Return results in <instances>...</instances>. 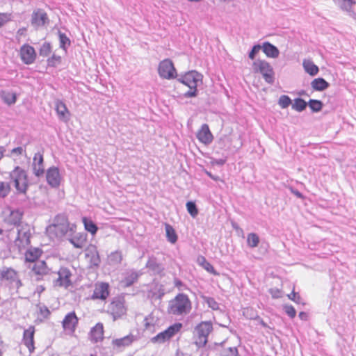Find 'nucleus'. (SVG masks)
I'll use <instances>...</instances> for the list:
<instances>
[{"instance_id": "obj_1", "label": "nucleus", "mask_w": 356, "mask_h": 356, "mask_svg": "<svg viewBox=\"0 0 356 356\" xmlns=\"http://www.w3.org/2000/svg\"><path fill=\"white\" fill-rule=\"evenodd\" d=\"M192 309V302L185 293H178L169 301L168 313L174 316H185L189 314Z\"/></svg>"}, {"instance_id": "obj_2", "label": "nucleus", "mask_w": 356, "mask_h": 356, "mask_svg": "<svg viewBox=\"0 0 356 356\" xmlns=\"http://www.w3.org/2000/svg\"><path fill=\"white\" fill-rule=\"evenodd\" d=\"M202 77L200 73L193 70L181 75L177 79L179 82L189 88V90L183 94L184 97L191 98L197 95L198 91L197 87L199 83H202Z\"/></svg>"}, {"instance_id": "obj_3", "label": "nucleus", "mask_w": 356, "mask_h": 356, "mask_svg": "<svg viewBox=\"0 0 356 356\" xmlns=\"http://www.w3.org/2000/svg\"><path fill=\"white\" fill-rule=\"evenodd\" d=\"M212 331L213 324L211 321H202L195 327L193 341L198 349L206 346L208 337Z\"/></svg>"}, {"instance_id": "obj_4", "label": "nucleus", "mask_w": 356, "mask_h": 356, "mask_svg": "<svg viewBox=\"0 0 356 356\" xmlns=\"http://www.w3.org/2000/svg\"><path fill=\"white\" fill-rule=\"evenodd\" d=\"M9 176L10 181L14 184L17 192L25 195L29 186L26 172L19 166H16L10 172Z\"/></svg>"}, {"instance_id": "obj_5", "label": "nucleus", "mask_w": 356, "mask_h": 356, "mask_svg": "<svg viewBox=\"0 0 356 356\" xmlns=\"http://www.w3.org/2000/svg\"><path fill=\"white\" fill-rule=\"evenodd\" d=\"M0 281L7 285L10 289H18L22 286L19 273L11 267L3 266L0 268Z\"/></svg>"}, {"instance_id": "obj_6", "label": "nucleus", "mask_w": 356, "mask_h": 356, "mask_svg": "<svg viewBox=\"0 0 356 356\" xmlns=\"http://www.w3.org/2000/svg\"><path fill=\"white\" fill-rule=\"evenodd\" d=\"M254 72L261 74L265 81L269 84H273L275 81V72L270 63L264 60H257L252 64Z\"/></svg>"}, {"instance_id": "obj_7", "label": "nucleus", "mask_w": 356, "mask_h": 356, "mask_svg": "<svg viewBox=\"0 0 356 356\" xmlns=\"http://www.w3.org/2000/svg\"><path fill=\"white\" fill-rule=\"evenodd\" d=\"M181 327L182 324L181 323H175L169 326L164 331L159 332L156 336L152 337L151 341L153 343H163L167 341H169L177 332L180 331Z\"/></svg>"}, {"instance_id": "obj_8", "label": "nucleus", "mask_w": 356, "mask_h": 356, "mask_svg": "<svg viewBox=\"0 0 356 356\" xmlns=\"http://www.w3.org/2000/svg\"><path fill=\"white\" fill-rule=\"evenodd\" d=\"M218 352L220 356H237L238 350L236 347L223 348L222 343L209 344L205 349L207 356H213V352Z\"/></svg>"}, {"instance_id": "obj_9", "label": "nucleus", "mask_w": 356, "mask_h": 356, "mask_svg": "<svg viewBox=\"0 0 356 356\" xmlns=\"http://www.w3.org/2000/svg\"><path fill=\"white\" fill-rule=\"evenodd\" d=\"M58 277L54 280V286L67 289L72 285L71 277L72 275L70 270L66 267H61L58 270Z\"/></svg>"}, {"instance_id": "obj_10", "label": "nucleus", "mask_w": 356, "mask_h": 356, "mask_svg": "<svg viewBox=\"0 0 356 356\" xmlns=\"http://www.w3.org/2000/svg\"><path fill=\"white\" fill-rule=\"evenodd\" d=\"M158 72L161 77L166 79H174L177 74L173 63L170 59H165L159 63Z\"/></svg>"}, {"instance_id": "obj_11", "label": "nucleus", "mask_w": 356, "mask_h": 356, "mask_svg": "<svg viewBox=\"0 0 356 356\" xmlns=\"http://www.w3.org/2000/svg\"><path fill=\"white\" fill-rule=\"evenodd\" d=\"M108 312L111 313L114 319L123 316L126 313L124 299L120 297L114 298L108 307Z\"/></svg>"}, {"instance_id": "obj_12", "label": "nucleus", "mask_w": 356, "mask_h": 356, "mask_svg": "<svg viewBox=\"0 0 356 356\" xmlns=\"http://www.w3.org/2000/svg\"><path fill=\"white\" fill-rule=\"evenodd\" d=\"M31 232L29 227L26 225L17 229V236L15 241L19 248H25L30 244Z\"/></svg>"}, {"instance_id": "obj_13", "label": "nucleus", "mask_w": 356, "mask_h": 356, "mask_svg": "<svg viewBox=\"0 0 356 356\" xmlns=\"http://www.w3.org/2000/svg\"><path fill=\"white\" fill-rule=\"evenodd\" d=\"M20 58L24 64L31 65L33 63L36 58L34 48L28 44L22 45L20 48Z\"/></svg>"}, {"instance_id": "obj_14", "label": "nucleus", "mask_w": 356, "mask_h": 356, "mask_svg": "<svg viewBox=\"0 0 356 356\" xmlns=\"http://www.w3.org/2000/svg\"><path fill=\"white\" fill-rule=\"evenodd\" d=\"M47 184L52 188H58L60 184L61 176L58 168L51 166L47 169L46 172Z\"/></svg>"}, {"instance_id": "obj_15", "label": "nucleus", "mask_w": 356, "mask_h": 356, "mask_svg": "<svg viewBox=\"0 0 356 356\" xmlns=\"http://www.w3.org/2000/svg\"><path fill=\"white\" fill-rule=\"evenodd\" d=\"M76 228V226L75 224L67 222L62 225H59V227H55V229H53L51 233L54 232L56 236L58 238L63 236H66L67 238L75 233Z\"/></svg>"}, {"instance_id": "obj_16", "label": "nucleus", "mask_w": 356, "mask_h": 356, "mask_svg": "<svg viewBox=\"0 0 356 356\" xmlns=\"http://www.w3.org/2000/svg\"><path fill=\"white\" fill-rule=\"evenodd\" d=\"M33 172L37 177L42 176L44 173L43 155L40 152L35 154L32 163Z\"/></svg>"}, {"instance_id": "obj_17", "label": "nucleus", "mask_w": 356, "mask_h": 356, "mask_svg": "<svg viewBox=\"0 0 356 356\" xmlns=\"http://www.w3.org/2000/svg\"><path fill=\"white\" fill-rule=\"evenodd\" d=\"M109 296V284L106 282H102L99 284H97L93 293L91 296V299L97 300L99 299L105 300Z\"/></svg>"}, {"instance_id": "obj_18", "label": "nucleus", "mask_w": 356, "mask_h": 356, "mask_svg": "<svg viewBox=\"0 0 356 356\" xmlns=\"http://www.w3.org/2000/svg\"><path fill=\"white\" fill-rule=\"evenodd\" d=\"M197 138L204 145H209L213 140V136L207 124H203L197 133Z\"/></svg>"}, {"instance_id": "obj_19", "label": "nucleus", "mask_w": 356, "mask_h": 356, "mask_svg": "<svg viewBox=\"0 0 356 356\" xmlns=\"http://www.w3.org/2000/svg\"><path fill=\"white\" fill-rule=\"evenodd\" d=\"M48 22V16L44 10L38 9L33 13L31 17V24L33 26H42Z\"/></svg>"}, {"instance_id": "obj_20", "label": "nucleus", "mask_w": 356, "mask_h": 356, "mask_svg": "<svg viewBox=\"0 0 356 356\" xmlns=\"http://www.w3.org/2000/svg\"><path fill=\"white\" fill-rule=\"evenodd\" d=\"M86 257L88 259L90 267H98L101 259L95 246H90L86 250Z\"/></svg>"}, {"instance_id": "obj_21", "label": "nucleus", "mask_w": 356, "mask_h": 356, "mask_svg": "<svg viewBox=\"0 0 356 356\" xmlns=\"http://www.w3.org/2000/svg\"><path fill=\"white\" fill-rule=\"evenodd\" d=\"M79 319L74 312L68 313L64 318L62 323L65 330L74 332L78 324Z\"/></svg>"}, {"instance_id": "obj_22", "label": "nucleus", "mask_w": 356, "mask_h": 356, "mask_svg": "<svg viewBox=\"0 0 356 356\" xmlns=\"http://www.w3.org/2000/svg\"><path fill=\"white\" fill-rule=\"evenodd\" d=\"M32 271L38 276L36 280L39 281L42 279V276L49 273V268L44 261L38 260L34 262Z\"/></svg>"}, {"instance_id": "obj_23", "label": "nucleus", "mask_w": 356, "mask_h": 356, "mask_svg": "<svg viewBox=\"0 0 356 356\" xmlns=\"http://www.w3.org/2000/svg\"><path fill=\"white\" fill-rule=\"evenodd\" d=\"M67 238L76 248L81 249L86 243V234L83 233H74L72 236H67Z\"/></svg>"}, {"instance_id": "obj_24", "label": "nucleus", "mask_w": 356, "mask_h": 356, "mask_svg": "<svg viewBox=\"0 0 356 356\" xmlns=\"http://www.w3.org/2000/svg\"><path fill=\"white\" fill-rule=\"evenodd\" d=\"M56 111L60 120L67 122L70 120V112L62 101L58 100L56 102Z\"/></svg>"}, {"instance_id": "obj_25", "label": "nucleus", "mask_w": 356, "mask_h": 356, "mask_svg": "<svg viewBox=\"0 0 356 356\" xmlns=\"http://www.w3.org/2000/svg\"><path fill=\"white\" fill-rule=\"evenodd\" d=\"M34 327H30L29 329L24 331L23 341L24 343L29 348L30 351L34 349Z\"/></svg>"}, {"instance_id": "obj_26", "label": "nucleus", "mask_w": 356, "mask_h": 356, "mask_svg": "<svg viewBox=\"0 0 356 356\" xmlns=\"http://www.w3.org/2000/svg\"><path fill=\"white\" fill-rule=\"evenodd\" d=\"M262 50L266 56L276 58L279 56L280 51L277 47L269 42H264L261 45Z\"/></svg>"}, {"instance_id": "obj_27", "label": "nucleus", "mask_w": 356, "mask_h": 356, "mask_svg": "<svg viewBox=\"0 0 356 356\" xmlns=\"http://www.w3.org/2000/svg\"><path fill=\"white\" fill-rule=\"evenodd\" d=\"M134 341V336L129 334L120 339H115L112 341V344L118 348H122L129 346Z\"/></svg>"}, {"instance_id": "obj_28", "label": "nucleus", "mask_w": 356, "mask_h": 356, "mask_svg": "<svg viewBox=\"0 0 356 356\" xmlns=\"http://www.w3.org/2000/svg\"><path fill=\"white\" fill-rule=\"evenodd\" d=\"M42 250L38 248H31L25 253L26 260L29 262H35L40 257Z\"/></svg>"}, {"instance_id": "obj_29", "label": "nucleus", "mask_w": 356, "mask_h": 356, "mask_svg": "<svg viewBox=\"0 0 356 356\" xmlns=\"http://www.w3.org/2000/svg\"><path fill=\"white\" fill-rule=\"evenodd\" d=\"M302 66L305 71L310 76H316L319 72L318 67L311 60H304Z\"/></svg>"}, {"instance_id": "obj_30", "label": "nucleus", "mask_w": 356, "mask_h": 356, "mask_svg": "<svg viewBox=\"0 0 356 356\" xmlns=\"http://www.w3.org/2000/svg\"><path fill=\"white\" fill-rule=\"evenodd\" d=\"M312 88L316 91H323L326 90L329 86V83L325 81L323 78L314 79L311 83Z\"/></svg>"}, {"instance_id": "obj_31", "label": "nucleus", "mask_w": 356, "mask_h": 356, "mask_svg": "<svg viewBox=\"0 0 356 356\" xmlns=\"http://www.w3.org/2000/svg\"><path fill=\"white\" fill-rule=\"evenodd\" d=\"M146 267L154 274H160L163 270L162 265L157 261L155 257H151L148 259Z\"/></svg>"}, {"instance_id": "obj_32", "label": "nucleus", "mask_w": 356, "mask_h": 356, "mask_svg": "<svg viewBox=\"0 0 356 356\" xmlns=\"http://www.w3.org/2000/svg\"><path fill=\"white\" fill-rule=\"evenodd\" d=\"M67 222H69L68 219L65 214H58L54 218V222L47 227V231L51 234L52 230L55 229V227H59V225H62Z\"/></svg>"}, {"instance_id": "obj_33", "label": "nucleus", "mask_w": 356, "mask_h": 356, "mask_svg": "<svg viewBox=\"0 0 356 356\" xmlns=\"http://www.w3.org/2000/svg\"><path fill=\"white\" fill-rule=\"evenodd\" d=\"M197 262L207 272L214 275H218V273L215 270L214 267L206 259L204 256H199L197 259Z\"/></svg>"}, {"instance_id": "obj_34", "label": "nucleus", "mask_w": 356, "mask_h": 356, "mask_svg": "<svg viewBox=\"0 0 356 356\" xmlns=\"http://www.w3.org/2000/svg\"><path fill=\"white\" fill-rule=\"evenodd\" d=\"M103 334V325L100 323H97L96 325L94 326L90 331L91 338L95 342H97L99 340L102 339Z\"/></svg>"}, {"instance_id": "obj_35", "label": "nucleus", "mask_w": 356, "mask_h": 356, "mask_svg": "<svg viewBox=\"0 0 356 356\" xmlns=\"http://www.w3.org/2000/svg\"><path fill=\"white\" fill-rule=\"evenodd\" d=\"M165 229L166 234V238L168 241L175 244L177 241V234L172 225L170 224H165Z\"/></svg>"}, {"instance_id": "obj_36", "label": "nucleus", "mask_w": 356, "mask_h": 356, "mask_svg": "<svg viewBox=\"0 0 356 356\" xmlns=\"http://www.w3.org/2000/svg\"><path fill=\"white\" fill-rule=\"evenodd\" d=\"M138 277V273L136 271L132 270L129 273H127L124 280H122V283L126 287L131 286L136 282H137Z\"/></svg>"}, {"instance_id": "obj_37", "label": "nucleus", "mask_w": 356, "mask_h": 356, "mask_svg": "<svg viewBox=\"0 0 356 356\" xmlns=\"http://www.w3.org/2000/svg\"><path fill=\"white\" fill-rule=\"evenodd\" d=\"M83 222L87 232L93 236L96 234L98 231V227L91 219L84 217L83 218Z\"/></svg>"}, {"instance_id": "obj_38", "label": "nucleus", "mask_w": 356, "mask_h": 356, "mask_svg": "<svg viewBox=\"0 0 356 356\" xmlns=\"http://www.w3.org/2000/svg\"><path fill=\"white\" fill-rule=\"evenodd\" d=\"M23 213L19 210H14L10 212L8 222L15 225H19L22 218Z\"/></svg>"}, {"instance_id": "obj_39", "label": "nucleus", "mask_w": 356, "mask_h": 356, "mask_svg": "<svg viewBox=\"0 0 356 356\" xmlns=\"http://www.w3.org/2000/svg\"><path fill=\"white\" fill-rule=\"evenodd\" d=\"M58 34L59 38L60 48L66 51L67 49L71 45V40L65 33H62L60 31H58Z\"/></svg>"}, {"instance_id": "obj_40", "label": "nucleus", "mask_w": 356, "mask_h": 356, "mask_svg": "<svg viewBox=\"0 0 356 356\" xmlns=\"http://www.w3.org/2000/svg\"><path fill=\"white\" fill-rule=\"evenodd\" d=\"M1 97L3 102L8 105L15 104L17 100L16 94L14 92L3 91L1 94Z\"/></svg>"}, {"instance_id": "obj_41", "label": "nucleus", "mask_w": 356, "mask_h": 356, "mask_svg": "<svg viewBox=\"0 0 356 356\" xmlns=\"http://www.w3.org/2000/svg\"><path fill=\"white\" fill-rule=\"evenodd\" d=\"M308 106V103H307L303 99L298 97L294 99V103L292 104V108L298 112H302Z\"/></svg>"}, {"instance_id": "obj_42", "label": "nucleus", "mask_w": 356, "mask_h": 356, "mask_svg": "<svg viewBox=\"0 0 356 356\" xmlns=\"http://www.w3.org/2000/svg\"><path fill=\"white\" fill-rule=\"evenodd\" d=\"M247 243L250 248H256L259 243V237L255 233H250L247 236Z\"/></svg>"}, {"instance_id": "obj_43", "label": "nucleus", "mask_w": 356, "mask_h": 356, "mask_svg": "<svg viewBox=\"0 0 356 356\" xmlns=\"http://www.w3.org/2000/svg\"><path fill=\"white\" fill-rule=\"evenodd\" d=\"M308 106L313 112H319L322 110L323 104L321 101L311 99L308 102Z\"/></svg>"}, {"instance_id": "obj_44", "label": "nucleus", "mask_w": 356, "mask_h": 356, "mask_svg": "<svg viewBox=\"0 0 356 356\" xmlns=\"http://www.w3.org/2000/svg\"><path fill=\"white\" fill-rule=\"evenodd\" d=\"M10 186L9 183L0 181V197L5 198L10 192Z\"/></svg>"}, {"instance_id": "obj_45", "label": "nucleus", "mask_w": 356, "mask_h": 356, "mask_svg": "<svg viewBox=\"0 0 356 356\" xmlns=\"http://www.w3.org/2000/svg\"><path fill=\"white\" fill-rule=\"evenodd\" d=\"M186 206L190 215L193 218L196 217L198 214V209L196 204L194 202L188 201L187 202Z\"/></svg>"}, {"instance_id": "obj_46", "label": "nucleus", "mask_w": 356, "mask_h": 356, "mask_svg": "<svg viewBox=\"0 0 356 356\" xmlns=\"http://www.w3.org/2000/svg\"><path fill=\"white\" fill-rule=\"evenodd\" d=\"M355 1L353 0H339V6L342 10L350 11L352 8L353 5L355 4Z\"/></svg>"}, {"instance_id": "obj_47", "label": "nucleus", "mask_w": 356, "mask_h": 356, "mask_svg": "<svg viewBox=\"0 0 356 356\" xmlns=\"http://www.w3.org/2000/svg\"><path fill=\"white\" fill-rule=\"evenodd\" d=\"M278 104L282 108H286L292 104V101L289 96L283 95L280 96Z\"/></svg>"}, {"instance_id": "obj_48", "label": "nucleus", "mask_w": 356, "mask_h": 356, "mask_svg": "<svg viewBox=\"0 0 356 356\" xmlns=\"http://www.w3.org/2000/svg\"><path fill=\"white\" fill-rule=\"evenodd\" d=\"M202 298L204 301L208 305V307L213 310H218L219 309V305L213 298L203 296Z\"/></svg>"}, {"instance_id": "obj_49", "label": "nucleus", "mask_w": 356, "mask_h": 356, "mask_svg": "<svg viewBox=\"0 0 356 356\" xmlns=\"http://www.w3.org/2000/svg\"><path fill=\"white\" fill-rule=\"evenodd\" d=\"M51 52V47L49 42H44L40 47L39 53L43 57L48 56Z\"/></svg>"}, {"instance_id": "obj_50", "label": "nucleus", "mask_w": 356, "mask_h": 356, "mask_svg": "<svg viewBox=\"0 0 356 356\" xmlns=\"http://www.w3.org/2000/svg\"><path fill=\"white\" fill-rule=\"evenodd\" d=\"M60 62L61 57L55 54H53L52 56L47 59V65L49 67H56Z\"/></svg>"}, {"instance_id": "obj_51", "label": "nucleus", "mask_w": 356, "mask_h": 356, "mask_svg": "<svg viewBox=\"0 0 356 356\" xmlns=\"http://www.w3.org/2000/svg\"><path fill=\"white\" fill-rule=\"evenodd\" d=\"M13 15L8 13H0V28L12 20Z\"/></svg>"}, {"instance_id": "obj_52", "label": "nucleus", "mask_w": 356, "mask_h": 356, "mask_svg": "<svg viewBox=\"0 0 356 356\" xmlns=\"http://www.w3.org/2000/svg\"><path fill=\"white\" fill-rule=\"evenodd\" d=\"M262 49V47L260 44H254L251 51L249 52L248 57L251 60H254L257 56V54L259 52V51Z\"/></svg>"}, {"instance_id": "obj_53", "label": "nucleus", "mask_w": 356, "mask_h": 356, "mask_svg": "<svg viewBox=\"0 0 356 356\" xmlns=\"http://www.w3.org/2000/svg\"><path fill=\"white\" fill-rule=\"evenodd\" d=\"M284 310L285 313L291 318H293L296 315V311L295 308L291 305H284Z\"/></svg>"}, {"instance_id": "obj_54", "label": "nucleus", "mask_w": 356, "mask_h": 356, "mask_svg": "<svg viewBox=\"0 0 356 356\" xmlns=\"http://www.w3.org/2000/svg\"><path fill=\"white\" fill-rule=\"evenodd\" d=\"M287 296L289 299H290L291 300L293 301L296 303L299 304L301 302V297L298 293H296L294 291H293L290 294H288Z\"/></svg>"}, {"instance_id": "obj_55", "label": "nucleus", "mask_w": 356, "mask_h": 356, "mask_svg": "<svg viewBox=\"0 0 356 356\" xmlns=\"http://www.w3.org/2000/svg\"><path fill=\"white\" fill-rule=\"evenodd\" d=\"M110 258L112 261L117 264H120L122 259L121 253L117 251L111 253Z\"/></svg>"}, {"instance_id": "obj_56", "label": "nucleus", "mask_w": 356, "mask_h": 356, "mask_svg": "<svg viewBox=\"0 0 356 356\" xmlns=\"http://www.w3.org/2000/svg\"><path fill=\"white\" fill-rule=\"evenodd\" d=\"M175 286L179 290L184 291L188 289L187 286L180 280L175 279Z\"/></svg>"}, {"instance_id": "obj_57", "label": "nucleus", "mask_w": 356, "mask_h": 356, "mask_svg": "<svg viewBox=\"0 0 356 356\" xmlns=\"http://www.w3.org/2000/svg\"><path fill=\"white\" fill-rule=\"evenodd\" d=\"M269 292L273 298H279L281 297L282 291L278 289H270Z\"/></svg>"}, {"instance_id": "obj_58", "label": "nucleus", "mask_w": 356, "mask_h": 356, "mask_svg": "<svg viewBox=\"0 0 356 356\" xmlns=\"http://www.w3.org/2000/svg\"><path fill=\"white\" fill-rule=\"evenodd\" d=\"M25 152L26 150L22 147H17L11 150V154L16 155H22Z\"/></svg>"}, {"instance_id": "obj_59", "label": "nucleus", "mask_w": 356, "mask_h": 356, "mask_svg": "<svg viewBox=\"0 0 356 356\" xmlns=\"http://www.w3.org/2000/svg\"><path fill=\"white\" fill-rule=\"evenodd\" d=\"M154 295L156 296V298L161 300L163 296L165 295V291L162 287H161L158 290V292L154 293Z\"/></svg>"}, {"instance_id": "obj_60", "label": "nucleus", "mask_w": 356, "mask_h": 356, "mask_svg": "<svg viewBox=\"0 0 356 356\" xmlns=\"http://www.w3.org/2000/svg\"><path fill=\"white\" fill-rule=\"evenodd\" d=\"M40 313L44 317H47V316H49L50 314V312H49V309L45 306L40 307Z\"/></svg>"}, {"instance_id": "obj_61", "label": "nucleus", "mask_w": 356, "mask_h": 356, "mask_svg": "<svg viewBox=\"0 0 356 356\" xmlns=\"http://www.w3.org/2000/svg\"><path fill=\"white\" fill-rule=\"evenodd\" d=\"M226 161H227L226 159H215V160H213V163L221 166V165H223L226 163Z\"/></svg>"}, {"instance_id": "obj_62", "label": "nucleus", "mask_w": 356, "mask_h": 356, "mask_svg": "<svg viewBox=\"0 0 356 356\" xmlns=\"http://www.w3.org/2000/svg\"><path fill=\"white\" fill-rule=\"evenodd\" d=\"M291 193H292L293 195H295L297 197H298V198H301V199L304 198L303 195H302L300 191H298V190H296V189H294V188H291Z\"/></svg>"}, {"instance_id": "obj_63", "label": "nucleus", "mask_w": 356, "mask_h": 356, "mask_svg": "<svg viewBox=\"0 0 356 356\" xmlns=\"http://www.w3.org/2000/svg\"><path fill=\"white\" fill-rule=\"evenodd\" d=\"M254 320L258 321L259 323L263 327H268L267 324L264 321L262 318H261L258 315L256 316L255 318H254Z\"/></svg>"}, {"instance_id": "obj_64", "label": "nucleus", "mask_w": 356, "mask_h": 356, "mask_svg": "<svg viewBox=\"0 0 356 356\" xmlns=\"http://www.w3.org/2000/svg\"><path fill=\"white\" fill-rule=\"evenodd\" d=\"M175 356H188V354L184 353L183 351L177 349Z\"/></svg>"}]
</instances>
